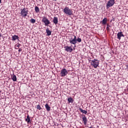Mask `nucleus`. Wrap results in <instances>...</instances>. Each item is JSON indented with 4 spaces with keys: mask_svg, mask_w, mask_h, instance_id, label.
<instances>
[{
    "mask_svg": "<svg viewBox=\"0 0 128 128\" xmlns=\"http://www.w3.org/2000/svg\"><path fill=\"white\" fill-rule=\"evenodd\" d=\"M79 110L81 112H82L83 114H88V111L86 110H82V108H79Z\"/></svg>",
    "mask_w": 128,
    "mask_h": 128,
    "instance_id": "nucleus-17",
    "label": "nucleus"
},
{
    "mask_svg": "<svg viewBox=\"0 0 128 128\" xmlns=\"http://www.w3.org/2000/svg\"><path fill=\"white\" fill-rule=\"evenodd\" d=\"M25 120L28 124H30V115L28 114L26 118L25 119Z\"/></svg>",
    "mask_w": 128,
    "mask_h": 128,
    "instance_id": "nucleus-12",
    "label": "nucleus"
},
{
    "mask_svg": "<svg viewBox=\"0 0 128 128\" xmlns=\"http://www.w3.org/2000/svg\"><path fill=\"white\" fill-rule=\"evenodd\" d=\"M21 44H16L15 45V46L16 48H20V46Z\"/></svg>",
    "mask_w": 128,
    "mask_h": 128,
    "instance_id": "nucleus-25",
    "label": "nucleus"
},
{
    "mask_svg": "<svg viewBox=\"0 0 128 128\" xmlns=\"http://www.w3.org/2000/svg\"><path fill=\"white\" fill-rule=\"evenodd\" d=\"M30 22H31V24H34L36 22V20L34 18H31L30 20Z\"/></svg>",
    "mask_w": 128,
    "mask_h": 128,
    "instance_id": "nucleus-21",
    "label": "nucleus"
},
{
    "mask_svg": "<svg viewBox=\"0 0 128 128\" xmlns=\"http://www.w3.org/2000/svg\"><path fill=\"white\" fill-rule=\"evenodd\" d=\"M64 48H65L64 50H66V52H72L74 50H72V46H65Z\"/></svg>",
    "mask_w": 128,
    "mask_h": 128,
    "instance_id": "nucleus-8",
    "label": "nucleus"
},
{
    "mask_svg": "<svg viewBox=\"0 0 128 128\" xmlns=\"http://www.w3.org/2000/svg\"><path fill=\"white\" fill-rule=\"evenodd\" d=\"M22 49L20 48H19L18 52H22Z\"/></svg>",
    "mask_w": 128,
    "mask_h": 128,
    "instance_id": "nucleus-26",
    "label": "nucleus"
},
{
    "mask_svg": "<svg viewBox=\"0 0 128 128\" xmlns=\"http://www.w3.org/2000/svg\"><path fill=\"white\" fill-rule=\"evenodd\" d=\"M69 42L71 44H74L76 47V36H74V38H71L70 39Z\"/></svg>",
    "mask_w": 128,
    "mask_h": 128,
    "instance_id": "nucleus-6",
    "label": "nucleus"
},
{
    "mask_svg": "<svg viewBox=\"0 0 128 128\" xmlns=\"http://www.w3.org/2000/svg\"><path fill=\"white\" fill-rule=\"evenodd\" d=\"M46 32L47 34V36H50L52 34V31H50L48 28L46 29Z\"/></svg>",
    "mask_w": 128,
    "mask_h": 128,
    "instance_id": "nucleus-16",
    "label": "nucleus"
},
{
    "mask_svg": "<svg viewBox=\"0 0 128 128\" xmlns=\"http://www.w3.org/2000/svg\"><path fill=\"white\" fill-rule=\"evenodd\" d=\"M2 92V91H0V94Z\"/></svg>",
    "mask_w": 128,
    "mask_h": 128,
    "instance_id": "nucleus-32",
    "label": "nucleus"
},
{
    "mask_svg": "<svg viewBox=\"0 0 128 128\" xmlns=\"http://www.w3.org/2000/svg\"><path fill=\"white\" fill-rule=\"evenodd\" d=\"M0 4H2V0H0Z\"/></svg>",
    "mask_w": 128,
    "mask_h": 128,
    "instance_id": "nucleus-30",
    "label": "nucleus"
},
{
    "mask_svg": "<svg viewBox=\"0 0 128 128\" xmlns=\"http://www.w3.org/2000/svg\"><path fill=\"white\" fill-rule=\"evenodd\" d=\"M112 20H110V22H112Z\"/></svg>",
    "mask_w": 128,
    "mask_h": 128,
    "instance_id": "nucleus-31",
    "label": "nucleus"
},
{
    "mask_svg": "<svg viewBox=\"0 0 128 128\" xmlns=\"http://www.w3.org/2000/svg\"><path fill=\"white\" fill-rule=\"evenodd\" d=\"M108 22V18H104L102 20V24L104 26L106 24V22Z\"/></svg>",
    "mask_w": 128,
    "mask_h": 128,
    "instance_id": "nucleus-15",
    "label": "nucleus"
},
{
    "mask_svg": "<svg viewBox=\"0 0 128 128\" xmlns=\"http://www.w3.org/2000/svg\"><path fill=\"white\" fill-rule=\"evenodd\" d=\"M16 50H18V48H15Z\"/></svg>",
    "mask_w": 128,
    "mask_h": 128,
    "instance_id": "nucleus-33",
    "label": "nucleus"
},
{
    "mask_svg": "<svg viewBox=\"0 0 128 128\" xmlns=\"http://www.w3.org/2000/svg\"><path fill=\"white\" fill-rule=\"evenodd\" d=\"M127 92H128V88H127Z\"/></svg>",
    "mask_w": 128,
    "mask_h": 128,
    "instance_id": "nucleus-34",
    "label": "nucleus"
},
{
    "mask_svg": "<svg viewBox=\"0 0 128 128\" xmlns=\"http://www.w3.org/2000/svg\"><path fill=\"white\" fill-rule=\"evenodd\" d=\"M42 20V22L44 24V26H48V24H50V20H48V18L46 16H43Z\"/></svg>",
    "mask_w": 128,
    "mask_h": 128,
    "instance_id": "nucleus-4",
    "label": "nucleus"
},
{
    "mask_svg": "<svg viewBox=\"0 0 128 128\" xmlns=\"http://www.w3.org/2000/svg\"><path fill=\"white\" fill-rule=\"evenodd\" d=\"M68 74V70H66V68H62L61 70V72L60 73L61 76H66Z\"/></svg>",
    "mask_w": 128,
    "mask_h": 128,
    "instance_id": "nucleus-7",
    "label": "nucleus"
},
{
    "mask_svg": "<svg viewBox=\"0 0 128 128\" xmlns=\"http://www.w3.org/2000/svg\"><path fill=\"white\" fill-rule=\"evenodd\" d=\"M112 20H113V22H114V20H116V18H112Z\"/></svg>",
    "mask_w": 128,
    "mask_h": 128,
    "instance_id": "nucleus-27",
    "label": "nucleus"
},
{
    "mask_svg": "<svg viewBox=\"0 0 128 128\" xmlns=\"http://www.w3.org/2000/svg\"><path fill=\"white\" fill-rule=\"evenodd\" d=\"M122 36L123 38H124V34H122V32H118L117 34L118 40H120Z\"/></svg>",
    "mask_w": 128,
    "mask_h": 128,
    "instance_id": "nucleus-9",
    "label": "nucleus"
},
{
    "mask_svg": "<svg viewBox=\"0 0 128 128\" xmlns=\"http://www.w3.org/2000/svg\"><path fill=\"white\" fill-rule=\"evenodd\" d=\"M35 12L37 13L40 12V8H38V7L37 6H35Z\"/></svg>",
    "mask_w": 128,
    "mask_h": 128,
    "instance_id": "nucleus-20",
    "label": "nucleus"
},
{
    "mask_svg": "<svg viewBox=\"0 0 128 128\" xmlns=\"http://www.w3.org/2000/svg\"><path fill=\"white\" fill-rule=\"evenodd\" d=\"M82 119L84 122V126H86V124H88V118H86V115L82 116Z\"/></svg>",
    "mask_w": 128,
    "mask_h": 128,
    "instance_id": "nucleus-10",
    "label": "nucleus"
},
{
    "mask_svg": "<svg viewBox=\"0 0 128 128\" xmlns=\"http://www.w3.org/2000/svg\"><path fill=\"white\" fill-rule=\"evenodd\" d=\"M12 80H13V82H16V76L14 74L12 75L11 76Z\"/></svg>",
    "mask_w": 128,
    "mask_h": 128,
    "instance_id": "nucleus-18",
    "label": "nucleus"
},
{
    "mask_svg": "<svg viewBox=\"0 0 128 128\" xmlns=\"http://www.w3.org/2000/svg\"><path fill=\"white\" fill-rule=\"evenodd\" d=\"M68 100L69 104H70V102H72V104L74 102V99H72V98L71 97L68 98Z\"/></svg>",
    "mask_w": 128,
    "mask_h": 128,
    "instance_id": "nucleus-19",
    "label": "nucleus"
},
{
    "mask_svg": "<svg viewBox=\"0 0 128 128\" xmlns=\"http://www.w3.org/2000/svg\"><path fill=\"white\" fill-rule=\"evenodd\" d=\"M36 108L39 110H42V107L40 106V104L37 105Z\"/></svg>",
    "mask_w": 128,
    "mask_h": 128,
    "instance_id": "nucleus-24",
    "label": "nucleus"
},
{
    "mask_svg": "<svg viewBox=\"0 0 128 128\" xmlns=\"http://www.w3.org/2000/svg\"><path fill=\"white\" fill-rule=\"evenodd\" d=\"M116 0H109L106 5V8H110L114 4Z\"/></svg>",
    "mask_w": 128,
    "mask_h": 128,
    "instance_id": "nucleus-5",
    "label": "nucleus"
},
{
    "mask_svg": "<svg viewBox=\"0 0 128 128\" xmlns=\"http://www.w3.org/2000/svg\"><path fill=\"white\" fill-rule=\"evenodd\" d=\"M1 36H2V34L0 32V38H1Z\"/></svg>",
    "mask_w": 128,
    "mask_h": 128,
    "instance_id": "nucleus-29",
    "label": "nucleus"
},
{
    "mask_svg": "<svg viewBox=\"0 0 128 128\" xmlns=\"http://www.w3.org/2000/svg\"><path fill=\"white\" fill-rule=\"evenodd\" d=\"M63 12L66 14H68V16L74 15V12H72V10L68 6L65 7V8L63 10Z\"/></svg>",
    "mask_w": 128,
    "mask_h": 128,
    "instance_id": "nucleus-1",
    "label": "nucleus"
},
{
    "mask_svg": "<svg viewBox=\"0 0 128 128\" xmlns=\"http://www.w3.org/2000/svg\"><path fill=\"white\" fill-rule=\"evenodd\" d=\"M126 68L127 70H128V64L126 65Z\"/></svg>",
    "mask_w": 128,
    "mask_h": 128,
    "instance_id": "nucleus-28",
    "label": "nucleus"
},
{
    "mask_svg": "<svg viewBox=\"0 0 128 128\" xmlns=\"http://www.w3.org/2000/svg\"><path fill=\"white\" fill-rule=\"evenodd\" d=\"M20 10L21 12L20 14L22 16L23 18H26V16L28 14V10L26 8H24L23 9H21Z\"/></svg>",
    "mask_w": 128,
    "mask_h": 128,
    "instance_id": "nucleus-2",
    "label": "nucleus"
},
{
    "mask_svg": "<svg viewBox=\"0 0 128 128\" xmlns=\"http://www.w3.org/2000/svg\"><path fill=\"white\" fill-rule=\"evenodd\" d=\"M106 26H107L106 28V30L108 31V30H110V28L112 26L108 24H106Z\"/></svg>",
    "mask_w": 128,
    "mask_h": 128,
    "instance_id": "nucleus-22",
    "label": "nucleus"
},
{
    "mask_svg": "<svg viewBox=\"0 0 128 128\" xmlns=\"http://www.w3.org/2000/svg\"><path fill=\"white\" fill-rule=\"evenodd\" d=\"M45 108H46L47 112H50V106H48V104H45Z\"/></svg>",
    "mask_w": 128,
    "mask_h": 128,
    "instance_id": "nucleus-14",
    "label": "nucleus"
},
{
    "mask_svg": "<svg viewBox=\"0 0 128 128\" xmlns=\"http://www.w3.org/2000/svg\"><path fill=\"white\" fill-rule=\"evenodd\" d=\"M82 42V39L80 38H78L77 39L76 38V42Z\"/></svg>",
    "mask_w": 128,
    "mask_h": 128,
    "instance_id": "nucleus-23",
    "label": "nucleus"
},
{
    "mask_svg": "<svg viewBox=\"0 0 128 128\" xmlns=\"http://www.w3.org/2000/svg\"><path fill=\"white\" fill-rule=\"evenodd\" d=\"M18 38H20L18 37V36L16 35H14L13 36H12V40H18Z\"/></svg>",
    "mask_w": 128,
    "mask_h": 128,
    "instance_id": "nucleus-13",
    "label": "nucleus"
},
{
    "mask_svg": "<svg viewBox=\"0 0 128 128\" xmlns=\"http://www.w3.org/2000/svg\"><path fill=\"white\" fill-rule=\"evenodd\" d=\"M91 65L94 68H96L98 66V64H100V61L96 59H94L91 61Z\"/></svg>",
    "mask_w": 128,
    "mask_h": 128,
    "instance_id": "nucleus-3",
    "label": "nucleus"
},
{
    "mask_svg": "<svg viewBox=\"0 0 128 128\" xmlns=\"http://www.w3.org/2000/svg\"><path fill=\"white\" fill-rule=\"evenodd\" d=\"M53 22L54 24H58V19L57 17H54L53 18Z\"/></svg>",
    "mask_w": 128,
    "mask_h": 128,
    "instance_id": "nucleus-11",
    "label": "nucleus"
}]
</instances>
